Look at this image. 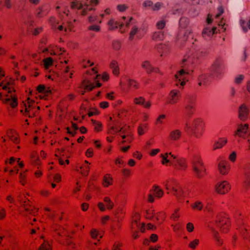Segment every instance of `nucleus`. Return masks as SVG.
Instances as JSON below:
<instances>
[{
  "mask_svg": "<svg viewBox=\"0 0 250 250\" xmlns=\"http://www.w3.org/2000/svg\"><path fill=\"white\" fill-rule=\"evenodd\" d=\"M14 80L11 79L10 82L4 83L2 82L0 83V86H2L3 90H8V94H6L4 98H2V101L3 104L10 105V107L14 108L18 105V98L16 96L15 92V90L14 88L9 86L11 84L14 83Z\"/></svg>",
  "mask_w": 250,
  "mask_h": 250,
  "instance_id": "f03ea898",
  "label": "nucleus"
},
{
  "mask_svg": "<svg viewBox=\"0 0 250 250\" xmlns=\"http://www.w3.org/2000/svg\"><path fill=\"white\" fill-rule=\"evenodd\" d=\"M138 28L136 26H133L130 32L129 40L130 41H132L134 39V36L136 35L138 32Z\"/></svg>",
  "mask_w": 250,
  "mask_h": 250,
  "instance_id": "ea45409f",
  "label": "nucleus"
},
{
  "mask_svg": "<svg viewBox=\"0 0 250 250\" xmlns=\"http://www.w3.org/2000/svg\"><path fill=\"white\" fill-rule=\"evenodd\" d=\"M166 24V21L163 20L158 21L156 24V27L158 29L162 30L164 29Z\"/></svg>",
  "mask_w": 250,
  "mask_h": 250,
  "instance_id": "49530a36",
  "label": "nucleus"
},
{
  "mask_svg": "<svg viewBox=\"0 0 250 250\" xmlns=\"http://www.w3.org/2000/svg\"><path fill=\"white\" fill-rule=\"evenodd\" d=\"M38 250H52V248L48 241H44L39 248Z\"/></svg>",
  "mask_w": 250,
  "mask_h": 250,
  "instance_id": "2f4dec72",
  "label": "nucleus"
},
{
  "mask_svg": "<svg viewBox=\"0 0 250 250\" xmlns=\"http://www.w3.org/2000/svg\"><path fill=\"white\" fill-rule=\"evenodd\" d=\"M90 235L93 239H97L99 235L98 231L95 229H92L90 231Z\"/></svg>",
  "mask_w": 250,
  "mask_h": 250,
  "instance_id": "864d4df0",
  "label": "nucleus"
},
{
  "mask_svg": "<svg viewBox=\"0 0 250 250\" xmlns=\"http://www.w3.org/2000/svg\"><path fill=\"white\" fill-rule=\"evenodd\" d=\"M241 23L242 28L245 32L247 31L248 28L250 29V20L248 21H241Z\"/></svg>",
  "mask_w": 250,
  "mask_h": 250,
  "instance_id": "37998d69",
  "label": "nucleus"
},
{
  "mask_svg": "<svg viewBox=\"0 0 250 250\" xmlns=\"http://www.w3.org/2000/svg\"><path fill=\"white\" fill-rule=\"evenodd\" d=\"M92 124L94 125V131L96 132H100L102 130V125L99 122L93 119L91 120Z\"/></svg>",
  "mask_w": 250,
  "mask_h": 250,
  "instance_id": "e433bc0d",
  "label": "nucleus"
},
{
  "mask_svg": "<svg viewBox=\"0 0 250 250\" xmlns=\"http://www.w3.org/2000/svg\"><path fill=\"white\" fill-rule=\"evenodd\" d=\"M147 124H144L140 125L138 128V133L139 135H142L145 134L147 130Z\"/></svg>",
  "mask_w": 250,
  "mask_h": 250,
  "instance_id": "c9c22d12",
  "label": "nucleus"
},
{
  "mask_svg": "<svg viewBox=\"0 0 250 250\" xmlns=\"http://www.w3.org/2000/svg\"><path fill=\"white\" fill-rule=\"evenodd\" d=\"M140 216L138 213H134L132 222V228L138 227V222L140 221Z\"/></svg>",
  "mask_w": 250,
  "mask_h": 250,
  "instance_id": "f704fd0d",
  "label": "nucleus"
},
{
  "mask_svg": "<svg viewBox=\"0 0 250 250\" xmlns=\"http://www.w3.org/2000/svg\"><path fill=\"white\" fill-rule=\"evenodd\" d=\"M186 229L189 232H191L194 230V227L193 223L189 222L187 224Z\"/></svg>",
  "mask_w": 250,
  "mask_h": 250,
  "instance_id": "13d9d810",
  "label": "nucleus"
},
{
  "mask_svg": "<svg viewBox=\"0 0 250 250\" xmlns=\"http://www.w3.org/2000/svg\"><path fill=\"white\" fill-rule=\"evenodd\" d=\"M112 46L113 48L116 50H119L121 47V44L119 41H115L113 42Z\"/></svg>",
  "mask_w": 250,
  "mask_h": 250,
  "instance_id": "5fc2aeb1",
  "label": "nucleus"
},
{
  "mask_svg": "<svg viewBox=\"0 0 250 250\" xmlns=\"http://www.w3.org/2000/svg\"><path fill=\"white\" fill-rule=\"evenodd\" d=\"M171 165L175 168L180 170H185L188 167L187 161L185 159H176V156L173 157V161L171 162Z\"/></svg>",
  "mask_w": 250,
  "mask_h": 250,
  "instance_id": "4468645a",
  "label": "nucleus"
},
{
  "mask_svg": "<svg viewBox=\"0 0 250 250\" xmlns=\"http://www.w3.org/2000/svg\"><path fill=\"white\" fill-rule=\"evenodd\" d=\"M26 175H25V172L24 171L22 173H21L19 177L20 179V182L23 185H25L26 183Z\"/></svg>",
  "mask_w": 250,
  "mask_h": 250,
  "instance_id": "3c124183",
  "label": "nucleus"
},
{
  "mask_svg": "<svg viewBox=\"0 0 250 250\" xmlns=\"http://www.w3.org/2000/svg\"><path fill=\"white\" fill-rule=\"evenodd\" d=\"M191 206L193 209L197 211L201 210L203 208V203L200 201L195 202L191 205Z\"/></svg>",
  "mask_w": 250,
  "mask_h": 250,
  "instance_id": "72a5a7b5",
  "label": "nucleus"
},
{
  "mask_svg": "<svg viewBox=\"0 0 250 250\" xmlns=\"http://www.w3.org/2000/svg\"><path fill=\"white\" fill-rule=\"evenodd\" d=\"M244 79V76L243 75H239L235 79V83L236 84H240Z\"/></svg>",
  "mask_w": 250,
  "mask_h": 250,
  "instance_id": "bf43d9fd",
  "label": "nucleus"
},
{
  "mask_svg": "<svg viewBox=\"0 0 250 250\" xmlns=\"http://www.w3.org/2000/svg\"><path fill=\"white\" fill-rule=\"evenodd\" d=\"M154 193L155 196L161 198L164 194L163 190L160 188L158 186H155L154 188Z\"/></svg>",
  "mask_w": 250,
  "mask_h": 250,
  "instance_id": "58836bf2",
  "label": "nucleus"
},
{
  "mask_svg": "<svg viewBox=\"0 0 250 250\" xmlns=\"http://www.w3.org/2000/svg\"><path fill=\"white\" fill-rule=\"evenodd\" d=\"M32 163L35 165H37L39 163V159L36 153H32L31 155Z\"/></svg>",
  "mask_w": 250,
  "mask_h": 250,
  "instance_id": "de8ad7c7",
  "label": "nucleus"
},
{
  "mask_svg": "<svg viewBox=\"0 0 250 250\" xmlns=\"http://www.w3.org/2000/svg\"><path fill=\"white\" fill-rule=\"evenodd\" d=\"M102 184L105 188H107L113 184V179L110 174H106L104 176Z\"/></svg>",
  "mask_w": 250,
  "mask_h": 250,
  "instance_id": "bb28decb",
  "label": "nucleus"
},
{
  "mask_svg": "<svg viewBox=\"0 0 250 250\" xmlns=\"http://www.w3.org/2000/svg\"><path fill=\"white\" fill-rule=\"evenodd\" d=\"M212 235L216 241V244L219 246H221L223 243V241L220 238L219 233L213 230L212 231Z\"/></svg>",
  "mask_w": 250,
  "mask_h": 250,
  "instance_id": "7c9ffc66",
  "label": "nucleus"
},
{
  "mask_svg": "<svg viewBox=\"0 0 250 250\" xmlns=\"http://www.w3.org/2000/svg\"><path fill=\"white\" fill-rule=\"evenodd\" d=\"M128 86L134 90L138 89L139 88V83L133 79H129L128 82Z\"/></svg>",
  "mask_w": 250,
  "mask_h": 250,
  "instance_id": "473e14b6",
  "label": "nucleus"
},
{
  "mask_svg": "<svg viewBox=\"0 0 250 250\" xmlns=\"http://www.w3.org/2000/svg\"><path fill=\"white\" fill-rule=\"evenodd\" d=\"M103 200L106 205V207L103 202H99L97 204V206L101 211L104 212L105 211L106 209L111 210L113 208L114 203L109 197H104Z\"/></svg>",
  "mask_w": 250,
  "mask_h": 250,
  "instance_id": "2eb2a0df",
  "label": "nucleus"
},
{
  "mask_svg": "<svg viewBox=\"0 0 250 250\" xmlns=\"http://www.w3.org/2000/svg\"><path fill=\"white\" fill-rule=\"evenodd\" d=\"M218 169L219 173L222 175H227L230 170V166L228 162L222 158L218 159Z\"/></svg>",
  "mask_w": 250,
  "mask_h": 250,
  "instance_id": "f8f14e48",
  "label": "nucleus"
},
{
  "mask_svg": "<svg viewBox=\"0 0 250 250\" xmlns=\"http://www.w3.org/2000/svg\"><path fill=\"white\" fill-rule=\"evenodd\" d=\"M186 62L187 60L185 59L182 60L181 67L183 69L179 71L175 75L176 79H178L180 81H182L180 83L181 86H184L186 84V82L188 81L186 76L189 74L188 67L185 63Z\"/></svg>",
  "mask_w": 250,
  "mask_h": 250,
  "instance_id": "6e6552de",
  "label": "nucleus"
},
{
  "mask_svg": "<svg viewBox=\"0 0 250 250\" xmlns=\"http://www.w3.org/2000/svg\"><path fill=\"white\" fill-rule=\"evenodd\" d=\"M81 174L84 176H86L88 175L89 172V167L87 166H82L81 167Z\"/></svg>",
  "mask_w": 250,
  "mask_h": 250,
  "instance_id": "c03bdc74",
  "label": "nucleus"
},
{
  "mask_svg": "<svg viewBox=\"0 0 250 250\" xmlns=\"http://www.w3.org/2000/svg\"><path fill=\"white\" fill-rule=\"evenodd\" d=\"M162 158V163L163 165H171V162L173 161V158L175 157L171 153H166L164 154H161Z\"/></svg>",
  "mask_w": 250,
  "mask_h": 250,
  "instance_id": "a878e982",
  "label": "nucleus"
},
{
  "mask_svg": "<svg viewBox=\"0 0 250 250\" xmlns=\"http://www.w3.org/2000/svg\"><path fill=\"white\" fill-rule=\"evenodd\" d=\"M23 196L24 198H22L21 195H19L18 196V199L20 205L24 210V215H27L28 214H31L33 216H35L37 214L39 209L35 208L32 205V202L26 198L25 195Z\"/></svg>",
  "mask_w": 250,
  "mask_h": 250,
  "instance_id": "39448f33",
  "label": "nucleus"
},
{
  "mask_svg": "<svg viewBox=\"0 0 250 250\" xmlns=\"http://www.w3.org/2000/svg\"><path fill=\"white\" fill-rule=\"evenodd\" d=\"M85 155L88 157H92L93 155V150L91 148L87 149L85 152Z\"/></svg>",
  "mask_w": 250,
  "mask_h": 250,
  "instance_id": "69168bd1",
  "label": "nucleus"
},
{
  "mask_svg": "<svg viewBox=\"0 0 250 250\" xmlns=\"http://www.w3.org/2000/svg\"><path fill=\"white\" fill-rule=\"evenodd\" d=\"M164 38V32L162 31H157L153 33L152 39L156 41H162Z\"/></svg>",
  "mask_w": 250,
  "mask_h": 250,
  "instance_id": "c756f323",
  "label": "nucleus"
},
{
  "mask_svg": "<svg viewBox=\"0 0 250 250\" xmlns=\"http://www.w3.org/2000/svg\"><path fill=\"white\" fill-rule=\"evenodd\" d=\"M204 128V124L201 119H195L191 125V129L192 133L197 137L202 136Z\"/></svg>",
  "mask_w": 250,
  "mask_h": 250,
  "instance_id": "9d476101",
  "label": "nucleus"
},
{
  "mask_svg": "<svg viewBox=\"0 0 250 250\" xmlns=\"http://www.w3.org/2000/svg\"><path fill=\"white\" fill-rule=\"evenodd\" d=\"M181 136L182 131L178 129L171 130L169 134V139L171 141H178L181 138Z\"/></svg>",
  "mask_w": 250,
  "mask_h": 250,
  "instance_id": "393cba45",
  "label": "nucleus"
},
{
  "mask_svg": "<svg viewBox=\"0 0 250 250\" xmlns=\"http://www.w3.org/2000/svg\"><path fill=\"white\" fill-rule=\"evenodd\" d=\"M165 186L167 193L175 196L177 199L184 195V192L181 185L175 180L168 181Z\"/></svg>",
  "mask_w": 250,
  "mask_h": 250,
  "instance_id": "20e7f679",
  "label": "nucleus"
},
{
  "mask_svg": "<svg viewBox=\"0 0 250 250\" xmlns=\"http://www.w3.org/2000/svg\"><path fill=\"white\" fill-rule=\"evenodd\" d=\"M237 129L235 131L234 135L244 138L249 128V125L239 124L237 125Z\"/></svg>",
  "mask_w": 250,
  "mask_h": 250,
  "instance_id": "f3484780",
  "label": "nucleus"
},
{
  "mask_svg": "<svg viewBox=\"0 0 250 250\" xmlns=\"http://www.w3.org/2000/svg\"><path fill=\"white\" fill-rule=\"evenodd\" d=\"M243 185L245 188H250V164H247L244 167Z\"/></svg>",
  "mask_w": 250,
  "mask_h": 250,
  "instance_id": "6ab92c4d",
  "label": "nucleus"
},
{
  "mask_svg": "<svg viewBox=\"0 0 250 250\" xmlns=\"http://www.w3.org/2000/svg\"><path fill=\"white\" fill-rule=\"evenodd\" d=\"M37 90L39 93H42L44 94H47L48 93H50V90H47L45 88V87L43 84H40L37 87Z\"/></svg>",
  "mask_w": 250,
  "mask_h": 250,
  "instance_id": "a19ab883",
  "label": "nucleus"
},
{
  "mask_svg": "<svg viewBox=\"0 0 250 250\" xmlns=\"http://www.w3.org/2000/svg\"><path fill=\"white\" fill-rule=\"evenodd\" d=\"M227 143V139L226 138H222L219 139L213 145V149L222 148Z\"/></svg>",
  "mask_w": 250,
  "mask_h": 250,
  "instance_id": "c85d7f7f",
  "label": "nucleus"
},
{
  "mask_svg": "<svg viewBox=\"0 0 250 250\" xmlns=\"http://www.w3.org/2000/svg\"><path fill=\"white\" fill-rule=\"evenodd\" d=\"M121 247L122 244L119 242H116L114 244L112 250H122Z\"/></svg>",
  "mask_w": 250,
  "mask_h": 250,
  "instance_id": "0e129e2a",
  "label": "nucleus"
},
{
  "mask_svg": "<svg viewBox=\"0 0 250 250\" xmlns=\"http://www.w3.org/2000/svg\"><path fill=\"white\" fill-rule=\"evenodd\" d=\"M123 128H121L120 130H118L114 126H111L109 127L108 133L112 134H114L118 131H122Z\"/></svg>",
  "mask_w": 250,
  "mask_h": 250,
  "instance_id": "4d7b16f0",
  "label": "nucleus"
},
{
  "mask_svg": "<svg viewBox=\"0 0 250 250\" xmlns=\"http://www.w3.org/2000/svg\"><path fill=\"white\" fill-rule=\"evenodd\" d=\"M215 191L220 194H225L229 192L231 188L230 184L227 181L218 182L215 186Z\"/></svg>",
  "mask_w": 250,
  "mask_h": 250,
  "instance_id": "9b49d317",
  "label": "nucleus"
},
{
  "mask_svg": "<svg viewBox=\"0 0 250 250\" xmlns=\"http://www.w3.org/2000/svg\"><path fill=\"white\" fill-rule=\"evenodd\" d=\"M133 156L138 160H141L142 158V154L138 151L134 152L133 154Z\"/></svg>",
  "mask_w": 250,
  "mask_h": 250,
  "instance_id": "338daca9",
  "label": "nucleus"
},
{
  "mask_svg": "<svg viewBox=\"0 0 250 250\" xmlns=\"http://www.w3.org/2000/svg\"><path fill=\"white\" fill-rule=\"evenodd\" d=\"M109 67L112 69V73L114 75L118 76L119 74V67L116 61L112 60L110 63Z\"/></svg>",
  "mask_w": 250,
  "mask_h": 250,
  "instance_id": "cd10ccee",
  "label": "nucleus"
},
{
  "mask_svg": "<svg viewBox=\"0 0 250 250\" xmlns=\"http://www.w3.org/2000/svg\"><path fill=\"white\" fill-rule=\"evenodd\" d=\"M196 98L194 95H188L186 98V104L185 105V112L188 117H191L196 110Z\"/></svg>",
  "mask_w": 250,
  "mask_h": 250,
  "instance_id": "423d86ee",
  "label": "nucleus"
},
{
  "mask_svg": "<svg viewBox=\"0 0 250 250\" xmlns=\"http://www.w3.org/2000/svg\"><path fill=\"white\" fill-rule=\"evenodd\" d=\"M83 85L85 91H90L96 87H99L102 86V84L99 82L96 85H94V83H91L89 81L86 80L83 82Z\"/></svg>",
  "mask_w": 250,
  "mask_h": 250,
  "instance_id": "4be33fe9",
  "label": "nucleus"
},
{
  "mask_svg": "<svg viewBox=\"0 0 250 250\" xmlns=\"http://www.w3.org/2000/svg\"><path fill=\"white\" fill-rule=\"evenodd\" d=\"M212 35V33H211V31L210 29L209 28H205L202 32V36L204 38H206V37L211 36Z\"/></svg>",
  "mask_w": 250,
  "mask_h": 250,
  "instance_id": "09e8293b",
  "label": "nucleus"
},
{
  "mask_svg": "<svg viewBox=\"0 0 250 250\" xmlns=\"http://www.w3.org/2000/svg\"><path fill=\"white\" fill-rule=\"evenodd\" d=\"M191 164L196 176L198 178H203L206 174V168L200 155H193Z\"/></svg>",
  "mask_w": 250,
  "mask_h": 250,
  "instance_id": "7ed1b4c3",
  "label": "nucleus"
},
{
  "mask_svg": "<svg viewBox=\"0 0 250 250\" xmlns=\"http://www.w3.org/2000/svg\"><path fill=\"white\" fill-rule=\"evenodd\" d=\"M27 100V104L23 102V107L21 109L20 111L23 115L27 116L29 118L34 117L36 113V111L34 109L35 102L34 101L30 100L29 98H28Z\"/></svg>",
  "mask_w": 250,
  "mask_h": 250,
  "instance_id": "1a4fd4ad",
  "label": "nucleus"
},
{
  "mask_svg": "<svg viewBox=\"0 0 250 250\" xmlns=\"http://www.w3.org/2000/svg\"><path fill=\"white\" fill-rule=\"evenodd\" d=\"M212 68L214 72L221 73L224 69L223 60L221 58L216 59L212 65Z\"/></svg>",
  "mask_w": 250,
  "mask_h": 250,
  "instance_id": "aec40b11",
  "label": "nucleus"
},
{
  "mask_svg": "<svg viewBox=\"0 0 250 250\" xmlns=\"http://www.w3.org/2000/svg\"><path fill=\"white\" fill-rule=\"evenodd\" d=\"M216 225L224 233L228 232L229 226L230 221L229 217L225 213H220L217 215L216 220Z\"/></svg>",
  "mask_w": 250,
  "mask_h": 250,
  "instance_id": "0eeeda50",
  "label": "nucleus"
},
{
  "mask_svg": "<svg viewBox=\"0 0 250 250\" xmlns=\"http://www.w3.org/2000/svg\"><path fill=\"white\" fill-rule=\"evenodd\" d=\"M117 8L119 11L124 12L128 8V6L125 4H119L117 6Z\"/></svg>",
  "mask_w": 250,
  "mask_h": 250,
  "instance_id": "052dcab7",
  "label": "nucleus"
},
{
  "mask_svg": "<svg viewBox=\"0 0 250 250\" xmlns=\"http://www.w3.org/2000/svg\"><path fill=\"white\" fill-rule=\"evenodd\" d=\"M6 212L4 208H0V220H3L5 218L6 216Z\"/></svg>",
  "mask_w": 250,
  "mask_h": 250,
  "instance_id": "e2e57ef3",
  "label": "nucleus"
},
{
  "mask_svg": "<svg viewBox=\"0 0 250 250\" xmlns=\"http://www.w3.org/2000/svg\"><path fill=\"white\" fill-rule=\"evenodd\" d=\"M7 135L9 139L15 144H19L20 140L19 136L16 132L13 129H9L7 132Z\"/></svg>",
  "mask_w": 250,
  "mask_h": 250,
  "instance_id": "b1692460",
  "label": "nucleus"
},
{
  "mask_svg": "<svg viewBox=\"0 0 250 250\" xmlns=\"http://www.w3.org/2000/svg\"><path fill=\"white\" fill-rule=\"evenodd\" d=\"M98 3V0H86L83 3L79 0H70V6L72 9H82L81 14L84 16L87 15L89 12L95 10L93 6L97 5Z\"/></svg>",
  "mask_w": 250,
  "mask_h": 250,
  "instance_id": "f257e3e1",
  "label": "nucleus"
},
{
  "mask_svg": "<svg viewBox=\"0 0 250 250\" xmlns=\"http://www.w3.org/2000/svg\"><path fill=\"white\" fill-rule=\"evenodd\" d=\"M249 110L245 104H242L239 108L238 117L240 120L245 121L248 117Z\"/></svg>",
  "mask_w": 250,
  "mask_h": 250,
  "instance_id": "412c9836",
  "label": "nucleus"
},
{
  "mask_svg": "<svg viewBox=\"0 0 250 250\" xmlns=\"http://www.w3.org/2000/svg\"><path fill=\"white\" fill-rule=\"evenodd\" d=\"M88 30L94 31L95 32H99L101 30V27L99 25H92L89 26L88 27Z\"/></svg>",
  "mask_w": 250,
  "mask_h": 250,
  "instance_id": "6e6d98bb",
  "label": "nucleus"
},
{
  "mask_svg": "<svg viewBox=\"0 0 250 250\" xmlns=\"http://www.w3.org/2000/svg\"><path fill=\"white\" fill-rule=\"evenodd\" d=\"M181 97V93L179 90H172L167 97V103L170 104H175L178 102Z\"/></svg>",
  "mask_w": 250,
  "mask_h": 250,
  "instance_id": "ddd939ff",
  "label": "nucleus"
},
{
  "mask_svg": "<svg viewBox=\"0 0 250 250\" xmlns=\"http://www.w3.org/2000/svg\"><path fill=\"white\" fill-rule=\"evenodd\" d=\"M146 218L149 219H152L154 216V210L153 209H149L146 211Z\"/></svg>",
  "mask_w": 250,
  "mask_h": 250,
  "instance_id": "603ef678",
  "label": "nucleus"
},
{
  "mask_svg": "<svg viewBox=\"0 0 250 250\" xmlns=\"http://www.w3.org/2000/svg\"><path fill=\"white\" fill-rule=\"evenodd\" d=\"M129 24V22H125V23H123V22H121L118 21H115L113 20H110L108 22L109 29L110 30L117 28L118 27H122L124 25H125L126 26H128Z\"/></svg>",
  "mask_w": 250,
  "mask_h": 250,
  "instance_id": "5701e85b",
  "label": "nucleus"
},
{
  "mask_svg": "<svg viewBox=\"0 0 250 250\" xmlns=\"http://www.w3.org/2000/svg\"><path fill=\"white\" fill-rule=\"evenodd\" d=\"M141 66L147 74H150L152 72L156 73H160L159 68L153 67L148 61L143 62L141 64Z\"/></svg>",
  "mask_w": 250,
  "mask_h": 250,
  "instance_id": "dca6fc26",
  "label": "nucleus"
},
{
  "mask_svg": "<svg viewBox=\"0 0 250 250\" xmlns=\"http://www.w3.org/2000/svg\"><path fill=\"white\" fill-rule=\"evenodd\" d=\"M122 173L124 176H126V177H129L131 175V170L127 168L123 169Z\"/></svg>",
  "mask_w": 250,
  "mask_h": 250,
  "instance_id": "680f3d73",
  "label": "nucleus"
},
{
  "mask_svg": "<svg viewBox=\"0 0 250 250\" xmlns=\"http://www.w3.org/2000/svg\"><path fill=\"white\" fill-rule=\"evenodd\" d=\"M236 158V154L235 152H232L229 156V160L234 162L235 161Z\"/></svg>",
  "mask_w": 250,
  "mask_h": 250,
  "instance_id": "774afa93",
  "label": "nucleus"
},
{
  "mask_svg": "<svg viewBox=\"0 0 250 250\" xmlns=\"http://www.w3.org/2000/svg\"><path fill=\"white\" fill-rule=\"evenodd\" d=\"M50 22L51 25L52 29H57V26L59 24L58 21L54 17H51L50 19Z\"/></svg>",
  "mask_w": 250,
  "mask_h": 250,
  "instance_id": "a18cd8bd",
  "label": "nucleus"
},
{
  "mask_svg": "<svg viewBox=\"0 0 250 250\" xmlns=\"http://www.w3.org/2000/svg\"><path fill=\"white\" fill-rule=\"evenodd\" d=\"M166 218L165 213L163 212H158L156 215V219L160 224H162Z\"/></svg>",
  "mask_w": 250,
  "mask_h": 250,
  "instance_id": "4c0bfd02",
  "label": "nucleus"
},
{
  "mask_svg": "<svg viewBox=\"0 0 250 250\" xmlns=\"http://www.w3.org/2000/svg\"><path fill=\"white\" fill-rule=\"evenodd\" d=\"M133 103L135 105L143 106L144 108L149 109L151 105L150 101H146L145 99L142 96L135 97L133 99Z\"/></svg>",
  "mask_w": 250,
  "mask_h": 250,
  "instance_id": "a211bd4d",
  "label": "nucleus"
},
{
  "mask_svg": "<svg viewBox=\"0 0 250 250\" xmlns=\"http://www.w3.org/2000/svg\"><path fill=\"white\" fill-rule=\"evenodd\" d=\"M43 64L45 68H49L52 65L53 60L50 57L45 58L43 60Z\"/></svg>",
  "mask_w": 250,
  "mask_h": 250,
  "instance_id": "79ce46f5",
  "label": "nucleus"
},
{
  "mask_svg": "<svg viewBox=\"0 0 250 250\" xmlns=\"http://www.w3.org/2000/svg\"><path fill=\"white\" fill-rule=\"evenodd\" d=\"M199 243V239H195L189 243L188 247L192 249H195L197 246L198 245Z\"/></svg>",
  "mask_w": 250,
  "mask_h": 250,
  "instance_id": "8fccbe9b",
  "label": "nucleus"
}]
</instances>
